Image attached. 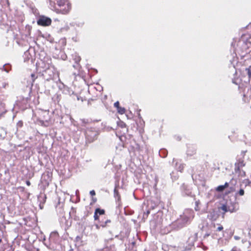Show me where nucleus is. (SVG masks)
<instances>
[{
  "label": "nucleus",
  "instance_id": "1",
  "mask_svg": "<svg viewBox=\"0 0 251 251\" xmlns=\"http://www.w3.org/2000/svg\"><path fill=\"white\" fill-rule=\"evenodd\" d=\"M249 184L248 180H244L239 185H237V181L235 179H231L229 182H226L224 185H221V192L225 190L226 194L235 192V196H242L244 195V189Z\"/></svg>",
  "mask_w": 251,
  "mask_h": 251
},
{
  "label": "nucleus",
  "instance_id": "2",
  "mask_svg": "<svg viewBox=\"0 0 251 251\" xmlns=\"http://www.w3.org/2000/svg\"><path fill=\"white\" fill-rule=\"evenodd\" d=\"M223 195V200L221 201V210L224 211V213L229 212L233 213L237 209V203L235 200H232L228 194H225V190L221 192V195Z\"/></svg>",
  "mask_w": 251,
  "mask_h": 251
},
{
  "label": "nucleus",
  "instance_id": "3",
  "mask_svg": "<svg viewBox=\"0 0 251 251\" xmlns=\"http://www.w3.org/2000/svg\"><path fill=\"white\" fill-rule=\"evenodd\" d=\"M188 222L187 221V219H185L181 215L179 218L172 223L171 226L175 229H178L184 226Z\"/></svg>",
  "mask_w": 251,
  "mask_h": 251
},
{
  "label": "nucleus",
  "instance_id": "4",
  "mask_svg": "<svg viewBox=\"0 0 251 251\" xmlns=\"http://www.w3.org/2000/svg\"><path fill=\"white\" fill-rule=\"evenodd\" d=\"M98 135V132L94 128H87L85 131V136L87 142L91 143L95 140Z\"/></svg>",
  "mask_w": 251,
  "mask_h": 251
},
{
  "label": "nucleus",
  "instance_id": "5",
  "mask_svg": "<svg viewBox=\"0 0 251 251\" xmlns=\"http://www.w3.org/2000/svg\"><path fill=\"white\" fill-rule=\"evenodd\" d=\"M38 25L42 26H48L51 24V20L50 18L44 16H41L37 20Z\"/></svg>",
  "mask_w": 251,
  "mask_h": 251
},
{
  "label": "nucleus",
  "instance_id": "6",
  "mask_svg": "<svg viewBox=\"0 0 251 251\" xmlns=\"http://www.w3.org/2000/svg\"><path fill=\"white\" fill-rule=\"evenodd\" d=\"M182 216L187 219V221L189 223L191 220L194 217V213L191 209H186L184 211Z\"/></svg>",
  "mask_w": 251,
  "mask_h": 251
},
{
  "label": "nucleus",
  "instance_id": "7",
  "mask_svg": "<svg viewBox=\"0 0 251 251\" xmlns=\"http://www.w3.org/2000/svg\"><path fill=\"white\" fill-rule=\"evenodd\" d=\"M231 237V235L230 233H229L228 232L225 231L223 233V237L222 240V242L223 243H225V244L226 243V242L228 241L229 239H230Z\"/></svg>",
  "mask_w": 251,
  "mask_h": 251
},
{
  "label": "nucleus",
  "instance_id": "8",
  "mask_svg": "<svg viewBox=\"0 0 251 251\" xmlns=\"http://www.w3.org/2000/svg\"><path fill=\"white\" fill-rule=\"evenodd\" d=\"M37 78V76L35 74H31L30 78L27 80L28 82L29 83V84H30V85L31 86H32L35 80Z\"/></svg>",
  "mask_w": 251,
  "mask_h": 251
},
{
  "label": "nucleus",
  "instance_id": "9",
  "mask_svg": "<svg viewBox=\"0 0 251 251\" xmlns=\"http://www.w3.org/2000/svg\"><path fill=\"white\" fill-rule=\"evenodd\" d=\"M208 217L212 221L214 222L219 218V215L215 212H213L211 213Z\"/></svg>",
  "mask_w": 251,
  "mask_h": 251
},
{
  "label": "nucleus",
  "instance_id": "10",
  "mask_svg": "<svg viewBox=\"0 0 251 251\" xmlns=\"http://www.w3.org/2000/svg\"><path fill=\"white\" fill-rule=\"evenodd\" d=\"M235 171H236V170H239V169H240V167H243L245 166L244 161L243 160H239L238 163H235Z\"/></svg>",
  "mask_w": 251,
  "mask_h": 251
},
{
  "label": "nucleus",
  "instance_id": "11",
  "mask_svg": "<svg viewBox=\"0 0 251 251\" xmlns=\"http://www.w3.org/2000/svg\"><path fill=\"white\" fill-rule=\"evenodd\" d=\"M57 4L59 6H62L67 3V0H55Z\"/></svg>",
  "mask_w": 251,
  "mask_h": 251
},
{
  "label": "nucleus",
  "instance_id": "12",
  "mask_svg": "<svg viewBox=\"0 0 251 251\" xmlns=\"http://www.w3.org/2000/svg\"><path fill=\"white\" fill-rule=\"evenodd\" d=\"M245 71L248 75L249 80H251V65L246 68Z\"/></svg>",
  "mask_w": 251,
  "mask_h": 251
},
{
  "label": "nucleus",
  "instance_id": "13",
  "mask_svg": "<svg viewBox=\"0 0 251 251\" xmlns=\"http://www.w3.org/2000/svg\"><path fill=\"white\" fill-rule=\"evenodd\" d=\"M40 123L42 126H48L50 125V121L48 120H46L45 121L44 120H40L39 121Z\"/></svg>",
  "mask_w": 251,
  "mask_h": 251
},
{
  "label": "nucleus",
  "instance_id": "14",
  "mask_svg": "<svg viewBox=\"0 0 251 251\" xmlns=\"http://www.w3.org/2000/svg\"><path fill=\"white\" fill-rule=\"evenodd\" d=\"M235 172L236 173H238V176H240L241 177H244L245 176V172L244 171H241L240 169H239V170H236Z\"/></svg>",
  "mask_w": 251,
  "mask_h": 251
},
{
  "label": "nucleus",
  "instance_id": "15",
  "mask_svg": "<svg viewBox=\"0 0 251 251\" xmlns=\"http://www.w3.org/2000/svg\"><path fill=\"white\" fill-rule=\"evenodd\" d=\"M95 212L99 215H102L104 213V210L103 209H100V208H97L95 210Z\"/></svg>",
  "mask_w": 251,
  "mask_h": 251
},
{
  "label": "nucleus",
  "instance_id": "16",
  "mask_svg": "<svg viewBox=\"0 0 251 251\" xmlns=\"http://www.w3.org/2000/svg\"><path fill=\"white\" fill-rule=\"evenodd\" d=\"M117 110H118V112L121 114H123L126 112L125 109L124 108L121 107L120 106L119 107V108L117 109Z\"/></svg>",
  "mask_w": 251,
  "mask_h": 251
},
{
  "label": "nucleus",
  "instance_id": "17",
  "mask_svg": "<svg viewBox=\"0 0 251 251\" xmlns=\"http://www.w3.org/2000/svg\"><path fill=\"white\" fill-rule=\"evenodd\" d=\"M74 60L75 61V62L76 63V64H78L79 63V62L80 61V57L79 56H77V55H75V57L74 58Z\"/></svg>",
  "mask_w": 251,
  "mask_h": 251
},
{
  "label": "nucleus",
  "instance_id": "18",
  "mask_svg": "<svg viewBox=\"0 0 251 251\" xmlns=\"http://www.w3.org/2000/svg\"><path fill=\"white\" fill-rule=\"evenodd\" d=\"M63 204H62V203L61 204L60 203V202L58 201V205L56 206V208L57 210H58V209H60V210L59 211V212H61V209H62V208L63 207Z\"/></svg>",
  "mask_w": 251,
  "mask_h": 251
},
{
  "label": "nucleus",
  "instance_id": "19",
  "mask_svg": "<svg viewBox=\"0 0 251 251\" xmlns=\"http://www.w3.org/2000/svg\"><path fill=\"white\" fill-rule=\"evenodd\" d=\"M80 121L81 122L82 126H85L89 123L88 120L85 119H81Z\"/></svg>",
  "mask_w": 251,
  "mask_h": 251
},
{
  "label": "nucleus",
  "instance_id": "20",
  "mask_svg": "<svg viewBox=\"0 0 251 251\" xmlns=\"http://www.w3.org/2000/svg\"><path fill=\"white\" fill-rule=\"evenodd\" d=\"M199 203H200V201H196L195 202V205H196V206H195V210H196V211H198V210H199V209H199V206H198V205H199Z\"/></svg>",
  "mask_w": 251,
  "mask_h": 251
},
{
  "label": "nucleus",
  "instance_id": "21",
  "mask_svg": "<svg viewBox=\"0 0 251 251\" xmlns=\"http://www.w3.org/2000/svg\"><path fill=\"white\" fill-rule=\"evenodd\" d=\"M114 106L117 108V109L119 108L120 106H119V101H116V102L114 103Z\"/></svg>",
  "mask_w": 251,
  "mask_h": 251
},
{
  "label": "nucleus",
  "instance_id": "22",
  "mask_svg": "<svg viewBox=\"0 0 251 251\" xmlns=\"http://www.w3.org/2000/svg\"><path fill=\"white\" fill-rule=\"evenodd\" d=\"M94 219L95 220H97L99 219L98 214L97 213H96L95 212V213H94Z\"/></svg>",
  "mask_w": 251,
  "mask_h": 251
},
{
  "label": "nucleus",
  "instance_id": "23",
  "mask_svg": "<svg viewBox=\"0 0 251 251\" xmlns=\"http://www.w3.org/2000/svg\"><path fill=\"white\" fill-rule=\"evenodd\" d=\"M184 168V165L183 164H181L179 166V168H178V170L180 172L182 171V170Z\"/></svg>",
  "mask_w": 251,
  "mask_h": 251
},
{
  "label": "nucleus",
  "instance_id": "24",
  "mask_svg": "<svg viewBox=\"0 0 251 251\" xmlns=\"http://www.w3.org/2000/svg\"><path fill=\"white\" fill-rule=\"evenodd\" d=\"M17 126L19 127H22L23 126V122L22 121H19L17 123Z\"/></svg>",
  "mask_w": 251,
  "mask_h": 251
},
{
  "label": "nucleus",
  "instance_id": "25",
  "mask_svg": "<svg viewBox=\"0 0 251 251\" xmlns=\"http://www.w3.org/2000/svg\"><path fill=\"white\" fill-rule=\"evenodd\" d=\"M90 194L91 196L95 195L96 193L94 190H92L90 192Z\"/></svg>",
  "mask_w": 251,
  "mask_h": 251
},
{
  "label": "nucleus",
  "instance_id": "26",
  "mask_svg": "<svg viewBox=\"0 0 251 251\" xmlns=\"http://www.w3.org/2000/svg\"><path fill=\"white\" fill-rule=\"evenodd\" d=\"M8 85V84L5 82L2 83V86L3 88H6V87Z\"/></svg>",
  "mask_w": 251,
  "mask_h": 251
},
{
  "label": "nucleus",
  "instance_id": "27",
  "mask_svg": "<svg viewBox=\"0 0 251 251\" xmlns=\"http://www.w3.org/2000/svg\"><path fill=\"white\" fill-rule=\"evenodd\" d=\"M216 190H217V191H220V186H217V187H216Z\"/></svg>",
  "mask_w": 251,
  "mask_h": 251
},
{
  "label": "nucleus",
  "instance_id": "28",
  "mask_svg": "<svg viewBox=\"0 0 251 251\" xmlns=\"http://www.w3.org/2000/svg\"><path fill=\"white\" fill-rule=\"evenodd\" d=\"M3 68H4V70L6 72H8V71L6 69H5L4 68V66H3Z\"/></svg>",
  "mask_w": 251,
  "mask_h": 251
},
{
  "label": "nucleus",
  "instance_id": "29",
  "mask_svg": "<svg viewBox=\"0 0 251 251\" xmlns=\"http://www.w3.org/2000/svg\"><path fill=\"white\" fill-rule=\"evenodd\" d=\"M150 211L149 210H148L147 212V215L148 216V214L150 213Z\"/></svg>",
  "mask_w": 251,
  "mask_h": 251
},
{
  "label": "nucleus",
  "instance_id": "30",
  "mask_svg": "<svg viewBox=\"0 0 251 251\" xmlns=\"http://www.w3.org/2000/svg\"><path fill=\"white\" fill-rule=\"evenodd\" d=\"M217 229L218 230H220V226H219L217 227Z\"/></svg>",
  "mask_w": 251,
  "mask_h": 251
},
{
  "label": "nucleus",
  "instance_id": "31",
  "mask_svg": "<svg viewBox=\"0 0 251 251\" xmlns=\"http://www.w3.org/2000/svg\"><path fill=\"white\" fill-rule=\"evenodd\" d=\"M26 184L28 185H30V182L29 181H27L26 182Z\"/></svg>",
  "mask_w": 251,
  "mask_h": 251
},
{
  "label": "nucleus",
  "instance_id": "32",
  "mask_svg": "<svg viewBox=\"0 0 251 251\" xmlns=\"http://www.w3.org/2000/svg\"><path fill=\"white\" fill-rule=\"evenodd\" d=\"M220 229H221V231L223 229V226H221Z\"/></svg>",
  "mask_w": 251,
  "mask_h": 251
},
{
  "label": "nucleus",
  "instance_id": "33",
  "mask_svg": "<svg viewBox=\"0 0 251 251\" xmlns=\"http://www.w3.org/2000/svg\"><path fill=\"white\" fill-rule=\"evenodd\" d=\"M109 222H110V221L107 220V221L106 222V223H109Z\"/></svg>",
  "mask_w": 251,
  "mask_h": 251
},
{
  "label": "nucleus",
  "instance_id": "34",
  "mask_svg": "<svg viewBox=\"0 0 251 251\" xmlns=\"http://www.w3.org/2000/svg\"><path fill=\"white\" fill-rule=\"evenodd\" d=\"M192 177L193 179H194V175H192Z\"/></svg>",
  "mask_w": 251,
  "mask_h": 251
},
{
  "label": "nucleus",
  "instance_id": "35",
  "mask_svg": "<svg viewBox=\"0 0 251 251\" xmlns=\"http://www.w3.org/2000/svg\"><path fill=\"white\" fill-rule=\"evenodd\" d=\"M245 153V152H242V153H243V155H244Z\"/></svg>",
  "mask_w": 251,
  "mask_h": 251
},
{
  "label": "nucleus",
  "instance_id": "36",
  "mask_svg": "<svg viewBox=\"0 0 251 251\" xmlns=\"http://www.w3.org/2000/svg\"><path fill=\"white\" fill-rule=\"evenodd\" d=\"M96 227H97V228H99V226L98 225L96 226Z\"/></svg>",
  "mask_w": 251,
  "mask_h": 251
},
{
  "label": "nucleus",
  "instance_id": "37",
  "mask_svg": "<svg viewBox=\"0 0 251 251\" xmlns=\"http://www.w3.org/2000/svg\"><path fill=\"white\" fill-rule=\"evenodd\" d=\"M114 192H115V193H116V189H115V190H114Z\"/></svg>",
  "mask_w": 251,
  "mask_h": 251
},
{
  "label": "nucleus",
  "instance_id": "38",
  "mask_svg": "<svg viewBox=\"0 0 251 251\" xmlns=\"http://www.w3.org/2000/svg\"><path fill=\"white\" fill-rule=\"evenodd\" d=\"M224 213H223V215H222V217H224Z\"/></svg>",
  "mask_w": 251,
  "mask_h": 251
},
{
  "label": "nucleus",
  "instance_id": "39",
  "mask_svg": "<svg viewBox=\"0 0 251 251\" xmlns=\"http://www.w3.org/2000/svg\"><path fill=\"white\" fill-rule=\"evenodd\" d=\"M101 226H105V225H102Z\"/></svg>",
  "mask_w": 251,
  "mask_h": 251
}]
</instances>
